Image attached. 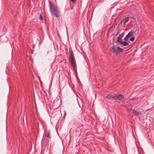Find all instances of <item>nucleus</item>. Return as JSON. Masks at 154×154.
I'll use <instances>...</instances> for the list:
<instances>
[{"instance_id":"13","label":"nucleus","mask_w":154,"mask_h":154,"mask_svg":"<svg viewBox=\"0 0 154 154\" xmlns=\"http://www.w3.org/2000/svg\"><path fill=\"white\" fill-rule=\"evenodd\" d=\"M129 18L128 17H125V21L124 23V24H125L126 23H127L128 20Z\"/></svg>"},{"instance_id":"1","label":"nucleus","mask_w":154,"mask_h":154,"mask_svg":"<svg viewBox=\"0 0 154 154\" xmlns=\"http://www.w3.org/2000/svg\"><path fill=\"white\" fill-rule=\"evenodd\" d=\"M50 11L51 14H53L57 17H59L60 12L57 7L51 2H49Z\"/></svg>"},{"instance_id":"8","label":"nucleus","mask_w":154,"mask_h":154,"mask_svg":"<svg viewBox=\"0 0 154 154\" xmlns=\"http://www.w3.org/2000/svg\"><path fill=\"white\" fill-rule=\"evenodd\" d=\"M126 41H124V42H122L121 44L125 46H128L129 45V43L127 42Z\"/></svg>"},{"instance_id":"7","label":"nucleus","mask_w":154,"mask_h":154,"mask_svg":"<svg viewBox=\"0 0 154 154\" xmlns=\"http://www.w3.org/2000/svg\"><path fill=\"white\" fill-rule=\"evenodd\" d=\"M117 45H113L112 48V51L113 54L117 55L118 54V52L117 51Z\"/></svg>"},{"instance_id":"16","label":"nucleus","mask_w":154,"mask_h":154,"mask_svg":"<svg viewBox=\"0 0 154 154\" xmlns=\"http://www.w3.org/2000/svg\"><path fill=\"white\" fill-rule=\"evenodd\" d=\"M131 18L132 19H134V16H132L131 17Z\"/></svg>"},{"instance_id":"17","label":"nucleus","mask_w":154,"mask_h":154,"mask_svg":"<svg viewBox=\"0 0 154 154\" xmlns=\"http://www.w3.org/2000/svg\"><path fill=\"white\" fill-rule=\"evenodd\" d=\"M129 110H132V109H129Z\"/></svg>"},{"instance_id":"5","label":"nucleus","mask_w":154,"mask_h":154,"mask_svg":"<svg viewBox=\"0 0 154 154\" xmlns=\"http://www.w3.org/2000/svg\"><path fill=\"white\" fill-rule=\"evenodd\" d=\"M116 94L114 93H110L106 95V97L109 99L114 100Z\"/></svg>"},{"instance_id":"3","label":"nucleus","mask_w":154,"mask_h":154,"mask_svg":"<svg viewBox=\"0 0 154 154\" xmlns=\"http://www.w3.org/2000/svg\"><path fill=\"white\" fill-rule=\"evenodd\" d=\"M124 96L122 94H116L115 96L114 100L117 102H119L123 100Z\"/></svg>"},{"instance_id":"6","label":"nucleus","mask_w":154,"mask_h":154,"mask_svg":"<svg viewBox=\"0 0 154 154\" xmlns=\"http://www.w3.org/2000/svg\"><path fill=\"white\" fill-rule=\"evenodd\" d=\"M124 34L125 32H124L122 33V34L119 35V36L117 38L116 40L117 42H119L120 44H121L122 42V38L124 35Z\"/></svg>"},{"instance_id":"15","label":"nucleus","mask_w":154,"mask_h":154,"mask_svg":"<svg viewBox=\"0 0 154 154\" xmlns=\"http://www.w3.org/2000/svg\"><path fill=\"white\" fill-rule=\"evenodd\" d=\"M40 19L42 21L43 19V16H42V15L41 14H40Z\"/></svg>"},{"instance_id":"4","label":"nucleus","mask_w":154,"mask_h":154,"mask_svg":"<svg viewBox=\"0 0 154 154\" xmlns=\"http://www.w3.org/2000/svg\"><path fill=\"white\" fill-rule=\"evenodd\" d=\"M134 34V31L131 30L128 33V34L126 35L124 38V41H127L129 38L131 36H132Z\"/></svg>"},{"instance_id":"12","label":"nucleus","mask_w":154,"mask_h":154,"mask_svg":"<svg viewBox=\"0 0 154 154\" xmlns=\"http://www.w3.org/2000/svg\"><path fill=\"white\" fill-rule=\"evenodd\" d=\"M50 135V134L49 132H47L45 133V136L46 137H48L49 138H51Z\"/></svg>"},{"instance_id":"18","label":"nucleus","mask_w":154,"mask_h":154,"mask_svg":"<svg viewBox=\"0 0 154 154\" xmlns=\"http://www.w3.org/2000/svg\"><path fill=\"white\" fill-rule=\"evenodd\" d=\"M118 34V33H117L116 35H117Z\"/></svg>"},{"instance_id":"14","label":"nucleus","mask_w":154,"mask_h":154,"mask_svg":"<svg viewBox=\"0 0 154 154\" xmlns=\"http://www.w3.org/2000/svg\"><path fill=\"white\" fill-rule=\"evenodd\" d=\"M135 39V37L134 36H133L130 39V40L131 41H133Z\"/></svg>"},{"instance_id":"2","label":"nucleus","mask_w":154,"mask_h":154,"mask_svg":"<svg viewBox=\"0 0 154 154\" xmlns=\"http://www.w3.org/2000/svg\"><path fill=\"white\" fill-rule=\"evenodd\" d=\"M69 61L72 64L73 68L74 69L76 65L75 61V59L73 54L70 50H69Z\"/></svg>"},{"instance_id":"11","label":"nucleus","mask_w":154,"mask_h":154,"mask_svg":"<svg viewBox=\"0 0 154 154\" xmlns=\"http://www.w3.org/2000/svg\"><path fill=\"white\" fill-rule=\"evenodd\" d=\"M133 112H134V114L136 116H138L139 115L140 113L138 111L135 110L134 109L133 110Z\"/></svg>"},{"instance_id":"10","label":"nucleus","mask_w":154,"mask_h":154,"mask_svg":"<svg viewBox=\"0 0 154 154\" xmlns=\"http://www.w3.org/2000/svg\"><path fill=\"white\" fill-rule=\"evenodd\" d=\"M139 32V30L138 29H136L134 31V35H138Z\"/></svg>"},{"instance_id":"9","label":"nucleus","mask_w":154,"mask_h":154,"mask_svg":"<svg viewBox=\"0 0 154 154\" xmlns=\"http://www.w3.org/2000/svg\"><path fill=\"white\" fill-rule=\"evenodd\" d=\"M117 51L118 52V53L119 52H123V50L122 48H121L120 47L117 46Z\"/></svg>"}]
</instances>
